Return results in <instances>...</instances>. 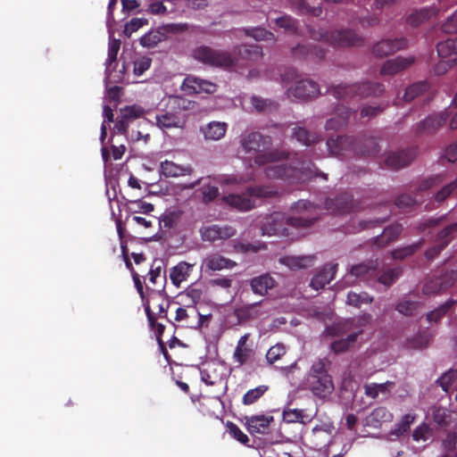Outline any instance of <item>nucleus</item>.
Segmentation results:
<instances>
[{
    "label": "nucleus",
    "mask_w": 457,
    "mask_h": 457,
    "mask_svg": "<svg viewBox=\"0 0 457 457\" xmlns=\"http://www.w3.org/2000/svg\"><path fill=\"white\" fill-rule=\"evenodd\" d=\"M455 304V301L453 299L447 300L445 303L436 308L435 310L429 312L426 315V320L429 323H437L439 322L446 313L452 309V307Z\"/></svg>",
    "instance_id": "ea45409f"
},
{
    "label": "nucleus",
    "mask_w": 457,
    "mask_h": 457,
    "mask_svg": "<svg viewBox=\"0 0 457 457\" xmlns=\"http://www.w3.org/2000/svg\"><path fill=\"white\" fill-rule=\"evenodd\" d=\"M414 420V415L405 414L397 423L394 434L400 436L407 433L410 430L411 425L413 423Z\"/></svg>",
    "instance_id": "680f3d73"
},
{
    "label": "nucleus",
    "mask_w": 457,
    "mask_h": 457,
    "mask_svg": "<svg viewBox=\"0 0 457 457\" xmlns=\"http://www.w3.org/2000/svg\"><path fill=\"white\" fill-rule=\"evenodd\" d=\"M401 274V268L387 269L382 273H379V271L378 270V276L375 278V282H378L384 285L385 287H389L398 279Z\"/></svg>",
    "instance_id": "a19ab883"
},
{
    "label": "nucleus",
    "mask_w": 457,
    "mask_h": 457,
    "mask_svg": "<svg viewBox=\"0 0 457 457\" xmlns=\"http://www.w3.org/2000/svg\"><path fill=\"white\" fill-rule=\"evenodd\" d=\"M316 220L315 217L310 218L304 215L287 217L281 212H274L266 219L262 230L263 235L289 237L293 234L292 229L307 228Z\"/></svg>",
    "instance_id": "f257e3e1"
},
{
    "label": "nucleus",
    "mask_w": 457,
    "mask_h": 457,
    "mask_svg": "<svg viewBox=\"0 0 457 457\" xmlns=\"http://www.w3.org/2000/svg\"><path fill=\"white\" fill-rule=\"evenodd\" d=\"M337 264H327L311 280L310 286L315 290L323 288L334 278Z\"/></svg>",
    "instance_id": "393cba45"
},
{
    "label": "nucleus",
    "mask_w": 457,
    "mask_h": 457,
    "mask_svg": "<svg viewBox=\"0 0 457 457\" xmlns=\"http://www.w3.org/2000/svg\"><path fill=\"white\" fill-rule=\"evenodd\" d=\"M165 39V34L159 30H151L142 36L139 39L141 46L147 48L156 46L159 43Z\"/></svg>",
    "instance_id": "49530a36"
},
{
    "label": "nucleus",
    "mask_w": 457,
    "mask_h": 457,
    "mask_svg": "<svg viewBox=\"0 0 457 457\" xmlns=\"http://www.w3.org/2000/svg\"><path fill=\"white\" fill-rule=\"evenodd\" d=\"M259 304L260 303H255L236 308L234 313L238 322L242 323L259 318L261 316Z\"/></svg>",
    "instance_id": "c9c22d12"
},
{
    "label": "nucleus",
    "mask_w": 457,
    "mask_h": 457,
    "mask_svg": "<svg viewBox=\"0 0 457 457\" xmlns=\"http://www.w3.org/2000/svg\"><path fill=\"white\" fill-rule=\"evenodd\" d=\"M313 256H285L279 259V262L288 267L291 270L305 269L312 265Z\"/></svg>",
    "instance_id": "2f4dec72"
},
{
    "label": "nucleus",
    "mask_w": 457,
    "mask_h": 457,
    "mask_svg": "<svg viewBox=\"0 0 457 457\" xmlns=\"http://www.w3.org/2000/svg\"><path fill=\"white\" fill-rule=\"evenodd\" d=\"M415 62L414 56H397L394 59L387 60L384 62L380 69L381 75H395L407 68Z\"/></svg>",
    "instance_id": "4be33fe9"
},
{
    "label": "nucleus",
    "mask_w": 457,
    "mask_h": 457,
    "mask_svg": "<svg viewBox=\"0 0 457 457\" xmlns=\"http://www.w3.org/2000/svg\"><path fill=\"white\" fill-rule=\"evenodd\" d=\"M265 175L269 179H281L290 182L305 181L318 176L327 179V174L319 172L312 161H297L295 166L286 164L269 165L265 168Z\"/></svg>",
    "instance_id": "f03ea898"
},
{
    "label": "nucleus",
    "mask_w": 457,
    "mask_h": 457,
    "mask_svg": "<svg viewBox=\"0 0 457 457\" xmlns=\"http://www.w3.org/2000/svg\"><path fill=\"white\" fill-rule=\"evenodd\" d=\"M444 181V176L441 174L429 177L424 180H422L418 187V191L423 192L427 191L434 187L438 186Z\"/></svg>",
    "instance_id": "338daca9"
},
{
    "label": "nucleus",
    "mask_w": 457,
    "mask_h": 457,
    "mask_svg": "<svg viewBox=\"0 0 457 457\" xmlns=\"http://www.w3.org/2000/svg\"><path fill=\"white\" fill-rule=\"evenodd\" d=\"M436 7H425L413 12L407 18V23L412 27H418L438 12Z\"/></svg>",
    "instance_id": "72a5a7b5"
},
{
    "label": "nucleus",
    "mask_w": 457,
    "mask_h": 457,
    "mask_svg": "<svg viewBox=\"0 0 457 457\" xmlns=\"http://www.w3.org/2000/svg\"><path fill=\"white\" fill-rule=\"evenodd\" d=\"M148 21L145 18H133L124 26L123 34L125 37H129L133 32L139 29L144 25H146Z\"/></svg>",
    "instance_id": "052dcab7"
},
{
    "label": "nucleus",
    "mask_w": 457,
    "mask_h": 457,
    "mask_svg": "<svg viewBox=\"0 0 457 457\" xmlns=\"http://www.w3.org/2000/svg\"><path fill=\"white\" fill-rule=\"evenodd\" d=\"M180 295L185 298V302L187 303L188 306H194L201 301L203 297V290L201 288L190 286L183 293H181Z\"/></svg>",
    "instance_id": "603ef678"
},
{
    "label": "nucleus",
    "mask_w": 457,
    "mask_h": 457,
    "mask_svg": "<svg viewBox=\"0 0 457 457\" xmlns=\"http://www.w3.org/2000/svg\"><path fill=\"white\" fill-rule=\"evenodd\" d=\"M309 35L314 40L323 41L337 47L360 46L364 42L362 37L350 29L327 31L310 28Z\"/></svg>",
    "instance_id": "423d86ee"
},
{
    "label": "nucleus",
    "mask_w": 457,
    "mask_h": 457,
    "mask_svg": "<svg viewBox=\"0 0 457 457\" xmlns=\"http://www.w3.org/2000/svg\"><path fill=\"white\" fill-rule=\"evenodd\" d=\"M337 100H350L353 98L377 97L385 92V86L379 82L363 81L354 84H338L328 88Z\"/></svg>",
    "instance_id": "20e7f679"
},
{
    "label": "nucleus",
    "mask_w": 457,
    "mask_h": 457,
    "mask_svg": "<svg viewBox=\"0 0 457 457\" xmlns=\"http://www.w3.org/2000/svg\"><path fill=\"white\" fill-rule=\"evenodd\" d=\"M408 46L407 39L404 37L395 39H383L373 46V54L378 57H385L393 54L396 51L406 48Z\"/></svg>",
    "instance_id": "412c9836"
},
{
    "label": "nucleus",
    "mask_w": 457,
    "mask_h": 457,
    "mask_svg": "<svg viewBox=\"0 0 457 457\" xmlns=\"http://www.w3.org/2000/svg\"><path fill=\"white\" fill-rule=\"evenodd\" d=\"M378 266L377 261H369L353 265L349 276L371 286L375 283V278L378 276Z\"/></svg>",
    "instance_id": "ddd939ff"
},
{
    "label": "nucleus",
    "mask_w": 457,
    "mask_h": 457,
    "mask_svg": "<svg viewBox=\"0 0 457 457\" xmlns=\"http://www.w3.org/2000/svg\"><path fill=\"white\" fill-rule=\"evenodd\" d=\"M354 320L348 319L339 322L335 323L333 326L328 328V331L330 335L339 336L344 335L345 333L350 332L352 328L353 327Z\"/></svg>",
    "instance_id": "6e6d98bb"
},
{
    "label": "nucleus",
    "mask_w": 457,
    "mask_h": 457,
    "mask_svg": "<svg viewBox=\"0 0 457 457\" xmlns=\"http://www.w3.org/2000/svg\"><path fill=\"white\" fill-rule=\"evenodd\" d=\"M367 141L364 140V143ZM368 141L372 144L370 149H364L361 146L355 145V137L350 136H337V137H329L327 140V146L331 155L345 156L346 153L352 152L359 156H375L378 148L376 142L372 138H368Z\"/></svg>",
    "instance_id": "0eeeda50"
},
{
    "label": "nucleus",
    "mask_w": 457,
    "mask_h": 457,
    "mask_svg": "<svg viewBox=\"0 0 457 457\" xmlns=\"http://www.w3.org/2000/svg\"><path fill=\"white\" fill-rule=\"evenodd\" d=\"M229 434L238 442L246 445L249 442V437L245 434L237 425L228 421L227 424Z\"/></svg>",
    "instance_id": "69168bd1"
},
{
    "label": "nucleus",
    "mask_w": 457,
    "mask_h": 457,
    "mask_svg": "<svg viewBox=\"0 0 457 457\" xmlns=\"http://www.w3.org/2000/svg\"><path fill=\"white\" fill-rule=\"evenodd\" d=\"M420 305V303L418 301L404 299L396 304L395 310L403 315L412 316L416 313Z\"/></svg>",
    "instance_id": "3c124183"
},
{
    "label": "nucleus",
    "mask_w": 457,
    "mask_h": 457,
    "mask_svg": "<svg viewBox=\"0 0 457 457\" xmlns=\"http://www.w3.org/2000/svg\"><path fill=\"white\" fill-rule=\"evenodd\" d=\"M156 124L162 129L182 128L184 120L177 111H164L156 115Z\"/></svg>",
    "instance_id": "5701e85b"
},
{
    "label": "nucleus",
    "mask_w": 457,
    "mask_h": 457,
    "mask_svg": "<svg viewBox=\"0 0 457 457\" xmlns=\"http://www.w3.org/2000/svg\"><path fill=\"white\" fill-rule=\"evenodd\" d=\"M245 33L256 40L275 41L274 34L262 27L245 29Z\"/></svg>",
    "instance_id": "8fccbe9b"
},
{
    "label": "nucleus",
    "mask_w": 457,
    "mask_h": 457,
    "mask_svg": "<svg viewBox=\"0 0 457 457\" xmlns=\"http://www.w3.org/2000/svg\"><path fill=\"white\" fill-rule=\"evenodd\" d=\"M304 419L309 420V417L304 414L303 410L299 409H287L283 411V420L287 423L300 422L304 423Z\"/></svg>",
    "instance_id": "13d9d810"
},
{
    "label": "nucleus",
    "mask_w": 457,
    "mask_h": 457,
    "mask_svg": "<svg viewBox=\"0 0 457 457\" xmlns=\"http://www.w3.org/2000/svg\"><path fill=\"white\" fill-rule=\"evenodd\" d=\"M306 386L319 398H326L332 394L334 383L325 360L319 359L312 363L306 377Z\"/></svg>",
    "instance_id": "39448f33"
},
{
    "label": "nucleus",
    "mask_w": 457,
    "mask_h": 457,
    "mask_svg": "<svg viewBox=\"0 0 457 457\" xmlns=\"http://www.w3.org/2000/svg\"><path fill=\"white\" fill-rule=\"evenodd\" d=\"M373 297L366 292L360 294L349 292L347 295V303L355 307H359L362 303H371Z\"/></svg>",
    "instance_id": "4d7b16f0"
},
{
    "label": "nucleus",
    "mask_w": 457,
    "mask_h": 457,
    "mask_svg": "<svg viewBox=\"0 0 457 457\" xmlns=\"http://www.w3.org/2000/svg\"><path fill=\"white\" fill-rule=\"evenodd\" d=\"M287 3L293 11L301 15L308 14L319 17L322 12L320 6H311L306 0H287Z\"/></svg>",
    "instance_id": "f704fd0d"
},
{
    "label": "nucleus",
    "mask_w": 457,
    "mask_h": 457,
    "mask_svg": "<svg viewBox=\"0 0 457 457\" xmlns=\"http://www.w3.org/2000/svg\"><path fill=\"white\" fill-rule=\"evenodd\" d=\"M456 280L457 272L454 270H445L440 275H432L426 278L422 287V294L425 295L442 294L452 287Z\"/></svg>",
    "instance_id": "9d476101"
},
{
    "label": "nucleus",
    "mask_w": 457,
    "mask_h": 457,
    "mask_svg": "<svg viewBox=\"0 0 457 457\" xmlns=\"http://www.w3.org/2000/svg\"><path fill=\"white\" fill-rule=\"evenodd\" d=\"M286 353V347L283 344H276L271 346L267 353L266 360L270 364H273L278 361Z\"/></svg>",
    "instance_id": "bf43d9fd"
},
{
    "label": "nucleus",
    "mask_w": 457,
    "mask_h": 457,
    "mask_svg": "<svg viewBox=\"0 0 457 457\" xmlns=\"http://www.w3.org/2000/svg\"><path fill=\"white\" fill-rule=\"evenodd\" d=\"M206 139L218 140L221 138L226 133V124L212 121L201 129Z\"/></svg>",
    "instance_id": "4c0bfd02"
},
{
    "label": "nucleus",
    "mask_w": 457,
    "mask_h": 457,
    "mask_svg": "<svg viewBox=\"0 0 457 457\" xmlns=\"http://www.w3.org/2000/svg\"><path fill=\"white\" fill-rule=\"evenodd\" d=\"M416 147L389 153L384 160L385 166L390 170H398L408 166L416 157Z\"/></svg>",
    "instance_id": "f8f14e48"
},
{
    "label": "nucleus",
    "mask_w": 457,
    "mask_h": 457,
    "mask_svg": "<svg viewBox=\"0 0 457 457\" xmlns=\"http://www.w3.org/2000/svg\"><path fill=\"white\" fill-rule=\"evenodd\" d=\"M250 334L246 333L240 337L233 353V361L241 367L253 361L254 350L247 345Z\"/></svg>",
    "instance_id": "aec40b11"
},
{
    "label": "nucleus",
    "mask_w": 457,
    "mask_h": 457,
    "mask_svg": "<svg viewBox=\"0 0 457 457\" xmlns=\"http://www.w3.org/2000/svg\"><path fill=\"white\" fill-rule=\"evenodd\" d=\"M452 195H457V178L453 181L444 186L440 190H438L435 195V200L436 202L440 204L446 200Z\"/></svg>",
    "instance_id": "5fc2aeb1"
},
{
    "label": "nucleus",
    "mask_w": 457,
    "mask_h": 457,
    "mask_svg": "<svg viewBox=\"0 0 457 457\" xmlns=\"http://www.w3.org/2000/svg\"><path fill=\"white\" fill-rule=\"evenodd\" d=\"M193 57L204 64L222 69H230L238 62V58L230 52L214 49L207 46L195 48Z\"/></svg>",
    "instance_id": "1a4fd4ad"
},
{
    "label": "nucleus",
    "mask_w": 457,
    "mask_h": 457,
    "mask_svg": "<svg viewBox=\"0 0 457 457\" xmlns=\"http://www.w3.org/2000/svg\"><path fill=\"white\" fill-rule=\"evenodd\" d=\"M429 88V85L427 81H419L411 84L405 89L403 99L407 102L412 101L419 96L427 92Z\"/></svg>",
    "instance_id": "c03bdc74"
},
{
    "label": "nucleus",
    "mask_w": 457,
    "mask_h": 457,
    "mask_svg": "<svg viewBox=\"0 0 457 457\" xmlns=\"http://www.w3.org/2000/svg\"><path fill=\"white\" fill-rule=\"evenodd\" d=\"M293 137L300 143L306 146L315 145L322 140L321 137L315 133L310 132L303 127H296L293 129Z\"/></svg>",
    "instance_id": "e433bc0d"
},
{
    "label": "nucleus",
    "mask_w": 457,
    "mask_h": 457,
    "mask_svg": "<svg viewBox=\"0 0 457 457\" xmlns=\"http://www.w3.org/2000/svg\"><path fill=\"white\" fill-rule=\"evenodd\" d=\"M203 201L204 203H210L215 200L219 195V188L211 184H203L201 188Z\"/></svg>",
    "instance_id": "e2e57ef3"
},
{
    "label": "nucleus",
    "mask_w": 457,
    "mask_h": 457,
    "mask_svg": "<svg viewBox=\"0 0 457 457\" xmlns=\"http://www.w3.org/2000/svg\"><path fill=\"white\" fill-rule=\"evenodd\" d=\"M361 333L362 329L360 328L357 331L351 332L345 338L334 341L331 344V349L337 353L347 351L356 342L358 336Z\"/></svg>",
    "instance_id": "58836bf2"
},
{
    "label": "nucleus",
    "mask_w": 457,
    "mask_h": 457,
    "mask_svg": "<svg viewBox=\"0 0 457 457\" xmlns=\"http://www.w3.org/2000/svg\"><path fill=\"white\" fill-rule=\"evenodd\" d=\"M403 231V226L400 223L391 224L386 227L383 232L376 237L373 240L374 245L378 248H384L390 243L394 242L398 238Z\"/></svg>",
    "instance_id": "b1692460"
},
{
    "label": "nucleus",
    "mask_w": 457,
    "mask_h": 457,
    "mask_svg": "<svg viewBox=\"0 0 457 457\" xmlns=\"http://www.w3.org/2000/svg\"><path fill=\"white\" fill-rule=\"evenodd\" d=\"M436 51L438 55L442 58L457 54V37L439 42L436 46Z\"/></svg>",
    "instance_id": "de8ad7c7"
},
{
    "label": "nucleus",
    "mask_w": 457,
    "mask_h": 457,
    "mask_svg": "<svg viewBox=\"0 0 457 457\" xmlns=\"http://www.w3.org/2000/svg\"><path fill=\"white\" fill-rule=\"evenodd\" d=\"M270 143V137H265L259 132H251L241 138L243 150L247 154H255L254 162L259 166L288 158V154L285 151L265 152Z\"/></svg>",
    "instance_id": "7ed1b4c3"
},
{
    "label": "nucleus",
    "mask_w": 457,
    "mask_h": 457,
    "mask_svg": "<svg viewBox=\"0 0 457 457\" xmlns=\"http://www.w3.org/2000/svg\"><path fill=\"white\" fill-rule=\"evenodd\" d=\"M291 54L295 59L321 61L326 56V51L318 45L298 44L292 47Z\"/></svg>",
    "instance_id": "f3484780"
},
{
    "label": "nucleus",
    "mask_w": 457,
    "mask_h": 457,
    "mask_svg": "<svg viewBox=\"0 0 457 457\" xmlns=\"http://www.w3.org/2000/svg\"><path fill=\"white\" fill-rule=\"evenodd\" d=\"M182 87L191 94H213L217 90L215 83L195 76H187L183 81Z\"/></svg>",
    "instance_id": "a211bd4d"
},
{
    "label": "nucleus",
    "mask_w": 457,
    "mask_h": 457,
    "mask_svg": "<svg viewBox=\"0 0 457 457\" xmlns=\"http://www.w3.org/2000/svg\"><path fill=\"white\" fill-rule=\"evenodd\" d=\"M273 420L272 416L254 415L247 418L246 423L251 432L265 434Z\"/></svg>",
    "instance_id": "7c9ffc66"
},
{
    "label": "nucleus",
    "mask_w": 457,
    "mask_h": 457,
    "mask_svg": "<svg viewBox=\"0 0 457 457\" xmlns=\"http://www.w3.org/2000/svg\"><path fill=\"white\" fill-rule=\"evenodd\" d=\"M235 52L242 60L257 62L262 57V47L257 45H241L235 48Z\"/></svg>",
    "instance_id": "473e14b6"
},
{
    "label": "nucleus",
    "mask_w": 457,
    "mask_h": 457,
    "mask_svg": "<svg viewBox=\"0 0 457 457\" xmlns=\"http://www.w3.org/2000/svg\"><path fill=\"white\" fill-rule=\"evenodd\" d=\"M448 116L446 112L428 116L425 120L418 123L416 133L419 135H430L435 133L445 123Z\"/></svg>",
    "instance_id": "6ab92c4d"
},
{
    "label": "nucleus",
    "mask_w": 457,
    "mask_h": 457,
    "mask_svg": "<svg viewBox=\"0 0 457 457\" xmlns=\"http://www.w3.org/2000/svg\"><path fill=\"white\" fill-rule=\"evenodd\" d=\"M194 265L187 262H179L170 270V278L174 286L179 287L190 276Z\"/></svg>",
    "instance_id": "c85d7f7f"
},
{
    "label": "nucleus",
    "mask_w": 457,
    "mask_h": 457,
    "mask_svg": "<svg viewBox=\"0 0 457 457\" xmlns=\"http://www.w3.org/2000/svg\"><path fill=\"white\" fill-rule=\"evenodd\" d=\"M394 383L390 381H386V383L381 384H367L364 386L365 395L371 398H376L379 393H386L388 391V387L393 386Z\"/></svg>",
    "instance_id": "864d4df0"
},
{
    "label": "nucleus",
    "mask_w": 457,
    "mask_h": 457,
    "mask_svg": "<svg viewBox=\"0 0 457 457\" xmlns=\"http://www.w3.org/2000/svg\"><path fill=\"white\" fill-rule=\"evenodd\" d=\"M193 170H194L190 165L181 166L168 160L162 162L160 165V173L166 178H177L190 175Z\"/></svg>",
    "instance_id": "a878e982"
},
{
    "label": "nucleus",
    "mask_w": 457,
    "mask_h": 457,
    "mask_svg": "<svg viewBox=\"0 0 457 457\" xmlns=\"http://www.w3.org/2000/svg\"><path fill=\"white\" fill-rule=\"evenodd\" d=\"M457 378L456 370H449L444 373L437 380L436 383L443 388L444 391L448 392L450 386Z\"/></svg>",
    "instance_id": "0e129e2a"
},
{
    "label": "nucleus",
    "mask_w": 457,
    "mask_h": 457,
    "mask_svg": "<svg viewBox=\"0 0 457 457\" xmlns=\"http://www.w3.org/2000/svg\"><path fill=\"white\" fill-rule=\"evenodd\" d=\"M204 263L208 270L214 271L220 270L223 269H232L237 265V263L234 261L225 258L218 253H212L208 255L204 259Z\"/></svg>",
    "instance_id": "c756f323"
},
{
    "label": "nucleus",
    "mask_w": 457,
    "mask_h": 457,
    "mask_svg": "<svg viewBox=\"0 0 457 457\" xmlns=\"http://www.w3.org/2000/svg\"><path fill=\"white\" fill-rule=\"evenodd\" d=\"M236 229L231 226L210 225L200 228V235L204 241L214 242L232 237Z\"/></svg>",
    "instance_id": "dca6fc26"
},
{
    "label": "nucleus",
    "mask_w": 457,
    "mask_h": 457,
    "mask_svg": "<svg viewBox=\"0 0 457 457\" xmlns=\"http://www.w3.org/2000/svg\"><path fill=\"white\" fill-rule=\"evenodd\" d=\"M352 110L344 106L338 105L336 108V117L327 120L325 128L327 130H338L346 126L351 116Z\"/></svg>",
    "instance_id": "cd10ccee"
},
{
    "label": "nucleus",
    "mask_w": 457,
    "mask_h": 457,
    "mask_svg": "<svg viewBox=\"0 0 457 457\" xmlns=\"http://www.w3.org/2000/svg\"><path fill=\"white\" fill-rule=\"evenodd\" d=\"M276 286L275 279L270 274H262L250 280V287L256 295L264 296Z\"/></svg>",
    "instance_id": "bb28decb"
},
{
    "label": "nucleus",
    "mask_w": 457,
    "mask_h": 457,
    "mask_svg": "<svg viewBox=\"0 0 457 457\" xmlns=\"http://www.w3.org/2000/svg\"><path fill=\"white\" fill-rule=\"evenodd\" d=\"M424 242V239H420L414 244L396 248L392 252V257L395 260H403L411 256L423 245Z\"/></svg>",
    "instance_id": "37998d69"
},
{
    "label": "nucleus",
    "mask_w": 457,
    "mask_h": 457,
    "mask_svg": "<svg viewBox=\"0 0 457 457\" xmlns=\"http://www.w3.org/2000/svg\"><path fill=\"white\" fill-rule=\"evenodd\" d=\"M148 281L154 287L157 286V287L151 289L150 299L157 300L159 297H162V292L166 282V274L165 270H162V262H159L158 265H156L155 262L152 264L148 272ZM146 289L150 290V287L146 286Z\"/></svg>",
    "instance_id": "2eb2a0df"
},
{
    "label": "nucleus",
    "mask_w": 457,
    "mask_h": 457,
    "mask_svg": "<svg viewBox=\"0 0 457 457\" xmlns=\"http://www.w3.org/2000/svg\"><path fill=\"white\" fill-rule=\"evenodd\" d=\"M268 386L261 385L255 388L248 390L242 398L243 404L251 405L256 403L268 391Z\"/></svg>",
    "instance_id": "09e8293b"
},
{
    "label": "nucleus",
    "mask_w": 457,
    "mask_h": 457,
    "mask_svg": "<svg viewBox=\"0 0 457 457\" xmlns=\"http://www.w3.org/2000/svg\"><path fill=\"white\" fill-rule=\"evenodd\" d=\"M457 237V221L451 223L441 229L436 237V241L442 243V246H447Z\"/></svg>",
    "instance_id": "79ce46f5"
},
{
    "label": "nucleus",
    "mask_w": 457,
    "mask_h": 457,
    "mask_svg": "<svg viewBox=\"0 0 457 457\" xmlns=\"http://www.w3.org/2000/svg\"><path fill=\"white\" fill-rule=\"evenodd\" d=\"M278 192L274 187L270 186H254L246 188L245 192L238 194H231L224 197V201L230 206L239 211H250L254 208L255 198H270L275 196Z\"/></svg>",
    "instance_id": "6e6552de"
},
{
    "label": "nucleus",
    "mask_w": 457,
    "mask_h": 457,
    "mask_svg": "<svg viewBox=\"0 0 457 457\" xmlns=\"http://www.w3.org/2000/svg\"><path fill=\"white\" fill-rule=\"evenodd\" d=\"M326 206L335 214H347L359 210V205L354 202L353 195L348 192L339 193L335 198L328 199Z\"/></svg>",
    "instance_id": "9b49d317"
},
{
    "label": "nucleus",
    "mask_w": 457,
    "mask_h": 457,
    "mask_svg": "<svg viewBox=\"0 0 457 457\" xmlns=\"http://www.w3.org/2000/svg\"><path fill=\"white\" fill-rule=\"evenodd\" d=\"M319 85L312 79L298 80L295 87L287 89V96L297 99H311L320 95Z\"/></svg>",
    "instance_id": "4468645a"
},
{
    "label": "nucleus",
    "mask_w": 457,
    "mask_h": 457,
    "mask_svg": "<svg viewBox=\"0 0 457 457\" xmlns=\"http://www.w3.org/2000/svg\"><path fill=\"white\" fill-rule=\"evenodd\" d=\"M121 41L120 39L113 38L109 42L108 47V57L106 59V65L111 66L117 59Z\"/></svg>",
    "instance_id": "774afa93"
},
{
    "label": "nucleus",
    "mask_w": 457,
    "mask_h": 457,
    "mask_svg": "<svg viewBox=\"0 0 457 457\" xmlns=\"http://www.w3.org/2000/svg\"><path fill=\"white\" fill-rule=\"evenodd\" d=\"M277 27L285 29V31L297 34L298 21L288 14H284L274 20Z\"/></svg>",
    "instance_id": "a18cd8bd"
}]
</instances>
